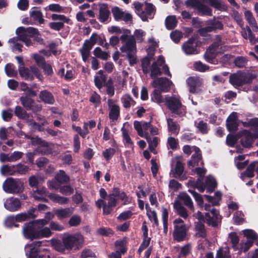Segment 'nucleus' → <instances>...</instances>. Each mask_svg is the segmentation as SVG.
<instances>
[{
  "label": "nucleus",
  "mask_w": 258,
  "mask_h": 258,
  "mask_svg": "<svg viewBox=\"0 0 258 258\" xmlns=\"http://www.w3.org/2000/svg\"><path fill=\"white\" fill-rule=\"evenodd\" d=\"M108 31L110 33L116 34L123 33L120 38L123 43L120 50L127 53V57L131 65L135 64L137 62L136 44L133 37L128 36L127 35L130 31L127 29H121L119 27L114 26L109 27Z\"/></svg>",
  "instance_id": "nucleus-1"
},
{
  "label": "nucleus",
  "mask_w": 258,
  "mask_h": 258,
  "mask_svg": "<svg viewBox=\"0 0 258 258\" xmlns=\"http://www.w3.org/2000/svg\"><path fill=\"white\" fill-rule=\"evenodd\" d=\"M16 33L17 36L10 39L8 41L14 52H21L22 51V45L19 41H23L28 47L32 45L31 38L38 37L39 35L37 29L33 27H19L16 30Z\"/></svg>",
  "instance_id": "nucleus-2"
},
{
  "label": "nucleus",
  "mask_w": 258,
  "mask_h": 258,
  "mask_svg": "<svg viewBox=\"0 0 258 258\" xmlns=\"http://www.w3.org/2000/svg\"><path fill=\"white\" fill-rule=\"evenodd\" d=\"M121 200L126 203L128 202L126 194L117 188H114L107 198L108 203L103 199H99L96 202V206L100 209L103 208V212L105 215L111 213L112 208L116 205L117 202Z\"/></svg>",
  "instance_id": "nucleus-3"
},
{
  "label": "nucleus",
  "mask_w": 258,
  "mask_h": 258,
  "mask_svg": "<svg viewBox=\"0 0 258 258\" xmlns=\"http://www.w3.org/2000/svg\"><path fill=\"white\" fill-rule=\"evenodd\" d=\"M165 105L173 114L179 116L185 114L186 107L182 104L180 97L178 95H165Z\"/></svg>",
  "instance_id": "nucleus-4"
},
{
  "label": "nucleus",
  "mask_w": 258,
  "mask_h": 258,
  "mask_svg": "<svg viewBox=\"0 0 258 258\" xmlns=\"http://www.w3.org/2000/svg\"><path fill=\"white\" fill-rule=\"evenodd\" d=\"M15 114L19 118L25 120L28 124L32 128L39 131H44L45 126L48 124V122L45 120L43 117H42L43 120L42 125H41L37 123L32 118V116L20 106H17L16 107Z\"/></svg>",
  "instance_id": "nucleus-5"
},
{
  "label": "nucleus",
  "mask_w": 258,
  "mask_h": 258,
  "mask_svg": "<svg viewBox=\"0 0 258 258\" xmlns=\"http://www.w3.org/2000/svg\"><path fill=\"white\" fill-rule=\"evenodd\" d=\"M40 241L34 242L25 247L27 258H49V252L45 248H39Z\"/></svg>",
  "instance_id": "nucleus-6"
},
{
  "label": "nucleus",
  "mask_w": 258,
  "mask_h": 258,
  "mask_svg": "<svg viewBox=\"0 0 258 258\" xmlns=\"http://www.w3.org/2000/svg\"><path fill=\"white\" fill-rule=\"evenodd\" d=\"M164 73L165 75L171 77L168 66L165 64V60L163 56H159L157 61H155L151 69V76L155 78L158 76Z\"/></svg>",
  "instance_id": "nucleus-7"
},
{
  "label": "nucleus",
  "mask_w": 258,
  "mask_h": 258,
  "mask_svg": "<svg viewBox=\"0 0 258 258\" xmlns=\"http://www.w3.org/2000/svg\"><path fill=\"white\" fill-rule=\"evenodd\" d=\"M23 182L20 179L10 177L7 178L3 183L4 190L9 194H18L24 189Z\"/></svg>",
  "instance_id": "nucleus-8"
},
{
  "label": "nucleus",
  "mask_w": 258,
  "mask_h": 258,
  "mask_svg": "<svg viewBox=\"0 0 258 258\" xmlns=\"http://www.w3.org/2000/svg\"><path fill=\"white\" fill-rule=\"evenodd\" d=\"M174 230L172 235L173 239L180 242L184 240L186 237L188 228L183 221L180 219H175L173 221Z\"/></svg>",
  "instance_id": "nucleus-9"
},
{
  "label": "nucleus",
  "mask_w": 258,
  "mask_h": 258,
  "mask_svg": "<svg viewBox=\"0 0 258 258\" xmlns=\"http://www.w3.org/2000/svg\"><path fill=\"white\" fill-rule=\"evenodd\" d=\"M63 243L67 249H72L74 247L79 248L84 241L82 235L77 233L74 235H65L63 238Z\"/></svg>",
  "instance_id": "nucleus-10"
},
{
  "label": "nucleus",
  "mask_w": 258,
  "mask_h": 258,
  "mask_svg": "<svg viewBox=\"0 0 258 258\" xmlns=\"http://www.w3.org/2000/svg\"><path fill=\"white\" fill-rule=\"evenodd\" d=\"M39 223L38 220H36L25 224L23 228L24 236L31 240L37 239Z\"/></svg>",
  "instance_id": "nucleus-11"
},
{
  "label": "nucleus",
  "mask_w": 258,
  "mask_h": 258,
  "mask_svg": "<svg viewBox=\"0 0 258 258\" xmlns=\"http://www.w3.org/2000/svg\"><path fill=\"white\" fill-rule=\"evenodd\" d=\"M216 185L217 182L215 179L211 176H209L206 177L205 183H204L201 179H198L195 186L200 192H203L206 188L209 191H212Z\"/></svg>",
  "instance_id": "nucleus-12"
},
{
  "label": "nucleus",
  "mask_w": 258,
  "mask_h": 258,
  "mask_svg": "<svg viewBox=\"0 0 258 258\" xmlns=\"http://www.w3.org/2000/svg\"><path fill=\"white\" fill-rule=\"evenodd\" d=\"M243 235L247 239L246 242L243 243V251H247L253 245L255 240L258 239V234L252 229H245L243 230Z\"/></svg>",
  "instance_id": "nucleus-13"
},
{
  "label": "nucleus",
  "mask_w": 258,
  "mask_h": 258,
  "mask_svg": "<svg viewBox=\"0 0 258 258\" xmlns=\"http://www.w3.org/2000/svg\"><path fill=\"white\" fill-rule=\"evenodd\" d=\"M172 82L165 78H159L155 79L152 82V85L161 92H167L169 91Z\"/></svg>",
  "instance_id": "nucleus-14"
},
{
  "label": "nucleus",
  "mask_w": 258,
  "mask_h": 258,
  "mask_svg": "<svg viewBox=\"0 0 258 258\" xmlns=\"http://www.w3.org/2000/svg\"><path fill=\"white\" fill-rule=\"evenodd\" d=\"M182 49L186 55L198 54L199 52L197 48V43L195 39L190 38L182 45Z\"/></svg>",
  "instance_id": "nucleus-15"
},
{
  "label": "nucleus",
  "mask_w": 258,
  "mask_h": 258,
  "mask_svg": "<svg viewBox=\"0 0 258 258\" xmlns=\"http://www.w3.org/2000/svg\"><path fill=\"white\" fill-rule=\"evenodd\" d=\"M107 103L109 108V117L112 121H116L120 114L119 106L112 99H108Z\"/></svg>",
  "instance_id": "nucleus-16"
},
{
  "label": "nucleus",
  "mask_w": 258,
  "mask_h": 258,
  "mask_svg": "<svg viewBox=\"0 0 258 258\" xmlns=\"http://www.w3.org/2000/svg\"><path fill=\"white\" fill-rule=\"evenodd\" d=\"M4 207L10 212H15L21 209V203L19 199L11 197L6 199L4 203Z\"/></svg>",
  "instance_id": "nucleus-17"
},
{
  "label": "nucleus",
  "mask_w": 258,
  "mask_h": 258,
  "mask_svg": "<svg viewBox=\"0 0 258 258\" xmlns=\"http://www.w3.org/2000/svg\"><path fill=\"white\" fill-rule=\"evenodd\" d=\"M219 44L217 42L214 43L207 50L204 57L207 62L213 63L216 54L219 53Z\"/></svg>",
  "instance_id": "nucleus-18"
},
{
  "label": "nucleus",
  "mask_w": 258,
  "mask_h": 258,
  "mask_svg": "<svg viewBox=\"0 0 258 258\" xmlns=\"http://www.w3.org/2000/svg\"><path fill=\"white\" fill-rule=\"evenodd\" d=\"M205 219L209 225L215 227L217 225L221 217L219 212L215 208H213L210 212L206 213Z\"/></svg>",
  "instance_id": "nucleus-19"
},
{
  "label": "nucleus",
  "mask_w": 258,
  "mask_h": 258,
  "mask_svg": "<svg viewBox=\"0 0 258 258\" xmlns=\"http://www.w3.org/2000/svg\"><path fill=\"white\" fill-rule=\"evenodd\" d=\"M207 23L208 26L199 30V32L202 35H204L206 32H212L216 29H222L223 25L219 21L213 19L208 21Z\"/></svg>",
  "instance_id": "nucleus-20"
},
{
  "label": "nucleus",
  "mask_w": 258,
  "mask_h": 258,
  "mask_svg": "<svg viewBox=\"0 0 258 258\" xmlns=\"http://www.w3.org/2000/svg\"><path fill=\"white\" fill-rule=\"evenodd\" d=\"M112 13L114 19L117 21L122 20L127 22L132 19V16L130 14L123 12L118 7L112 8Z\"/></svg>",
  "instance_id": "nucleus-21"
},
{
  "label": "nucleus",
  "mask_w": 258,
  "mask_h": 258,
  "mask_svg": "<svg viewBox=\"0 0 258 258\" xmlns=\"http://www.w3.org/2000/svg\"><path fill=\"white\" fill-rule=\"evenodd\" d=\"M239 122L237 119V113L232 112L227 118L226 126L229 132H234L237 130Z\"/></svg>",
  "instance_id": "nucleus-22"
},
{
  "label": "nucleus",
  "mask_w": 258,
  "mask_h": 258,
  "mask_svg": "<svg viewBox=\"0 0 258 258\" xmlns=\"http://www.w3.org/2000/svg\"><path fill=\"white\" fill-rule=\"evenodd\" d=\"M245 136L244 142L243 141V147L250 148L251 147L254 140L258 139V132L256 134H253L250 131L243 130V137Z\"/></svg>",
  "instance_id": "nucleus-23"
},
{
  "label": "nucleus",
  "mask_w": 258,
  "mask_h": 258,
  "mask_svg": "<svg viewBox=\"0 0 258 258\" xmlns=\"http://www.w3.org/2000/svg\"><path fill=\"white\" fill-rule=\"evenodd\" d=\"M244 17L246 21L248 23L249 28L254 32L258 31V26L256 20L250 11H246L244 12Z\"/></svg>",
  "instance_id": "nucleus-24"
},
{
  "label": "nucleus",
  "mask_w": 258,
  "mask_h": 258,
  "mask_svg": "<svg viewBox=\"0 0 258 258\" xmlns=\"http://www.w3.org/2000/svg\"><path fill=\"white\" fill-rule=\"evenodd\" d=\"M172 169L171 173L174 177H179L182 174L183 171V166L181 162L177 160L172 161Z\"/></svg>",
  "instance_id": "nucleus-25"
},
{
  "label": "nucleus",
  "mask_w": 258,
  "mask_h": 258,
  "mask_svg": "<svg viewBox=\"0 0 258 258\" xmlns=\"http://www.w3.org/2000/svg\"><path fill=\"white\" fill-rule=\"evenodd\" d=\"M74 208H59L54 210V214L58 219H63L70 217L74 212Z\"/></svg>",
  "instance_id": "nucleus-26"
},
{
  "label": "nucleus",
  "mask_w": 258,
  "mask_h": 258,
  "mask_svg": "<svg viewBox=\"0 0 258 258\" xmlns=\"http://www.w3.org/2000/svg\"><path fill=\"white\" fill-rule=\"evenodd\" d=\"M187 83L189 86V92L194 93L197 92L198 88L201 86L202 81L199 78L192 77L187 79Z\"/></svg>",
  "instance_id": "nucleus-27"
},
{
  "label": "nucleus",
  "mask_w": 258,
  "mask_h": 258,
  "mask_svg": "<svg viewBox=\"0 0 258 258\" xmlns=\"http://www.w3.org/2000/svg\"><path fill=\"white\" fill-rule=\"evenodd\" d=\"M229 83L235 88L242 85V71H238L232 74L229 77Z\"/></svg>",
  "instance_id": "nucleus-28"
},
{
  "label": "nucleus",
  "mask_w": 258,
  "mask_h": 258,
  "mask_svg": "<svg viewBox=\"0 0 258 258\" xmlns=\"http://www.w3.org/2000/svg\"><path fill=\"white\" fill-rule=\"evenodd\" d=\"M243 126L249 127L250 131L253 134H256L258 132V117H254L248 119L246 121H243Z\"/></svg>",
  "instance_id": "nucleus-29"
},
{
  "label": "nucleus",
  "mask_w": 258,
  "mask_h": 258,
  "mask_svg": "<svg viewBox=\"0 0 258 258\" xmlns=\"http://www.w3.org/2000/svg\"><path fill=\"white\" fill-rule=\"evenodd\" d=\"M203 3L209 4L214 8L221 11H225L227 7L221 0H202Z\"/></svg>",
  "instance_id": "nucleus-30"
},
{
  "label": "nucleus",
  "mask_w": 258,
  "mask_h": 258,
  "mask_svg": "<svg viewBox=\"0 0 258 258\" xmlns=\"http://www.w3.org/2000/svg\"><path fill=\"white\" fill-rule=\"evenodd\" d=\"M193 150L195 153L192 155L191 160L188 162V166L192 167L199 165V163L202 159V155L199 148L194 147Z\"/></svg>",
  "instance_id": "nucleus-31"
},
{
  "label": "nucleus",
  "mask_w": 258,
  "mask_h": 258,
  "mask_svg": "<svg viewBox=\"0 0 258 258\" xmlns=\"http://www.w3.org/2000/svg\"><path fill=\"white\" fill-rule=\"evenodd\" d=\"M106 78L103 74L102 70L99 71L94 77V83L95 86L99 90L104 86L106 83Z\"/></svg>",
  "instance_id": "nucleus-32"
},
{
  "label": "nucleus",
  "mask_w": 258,
  "mask_h": 258,
  "mask_svg": "<svg viewBox=\"0 0 258 258\" xmlns=\"http://www.w3.org/2000/svg\"><path fill=\"white\" fill-rule=\"evenodd\" d=\"M40 99L45 103L52 104L54 102V98L52 94L47 90L40 92L39 94Z\"/></svg>",
  "instance_id": "nucleus-33"
},
{
  "label": "nucleus",
  "mask_w": 258,
  "mask_h": 258,
  "mask_svg": "<svg viewBox=\"0 0 258 258\" xmlns=\"http://www.w3.org/2000/svg\"><path fill=\"white\" fill-rule=\"evenodd\" d=\"M149 144V148L150 151L153 153L155 154L156 153L155 148L158 145V143L159 141V138L157 137H154L151 138L150 136H149L148 134L144 137Z\"/></svg>",
  "instance_id": "nucleus-34"
},
{
  "label": "nucleus",
  "mask_w": 258,
  "mask_h": 258,
  "mask_svg": "<svg viewBox=\"0 0 258 258\" xmlns=\"http://www.w3.org/2000/svg\"><path fill=\"white\" fill-rule=\"evenodd\" d=\"M230 152L231 154L236 153L239 155L234 158V163L237 169H242V149L240 146H237L234 150H231Z\"/></svg>",
  "instance_id": "nucleus-35"
},
{
  "label": "nucleus",
  "mask_w": 258,
  "mask_h": 258,
  "mask_svg": "<svg viewBox=\"0 0 258 258\" xmlns=\"http://www.w3.org/2000/svg\"><path fill=\"white\" fill-rule=\"evenodd\" d=\"M110 15V12L106 5L102 4L100 6L99 20L101 22L107 21Z\"/></svg>",
  "instance_id": "nucleus-36"
},
{
  "label": "nucleus",
  "mask_w": 258,
  "mask_h": 258,
  "mask_svg": "<svg viewBox=\"0 0 258 258\" xmlns=\"http://www.w3.org/2000/svg\"><path fill=\"white\" fill-rule=\"evenodd\" d=\"M167 122L168 132L171 134L177 135L180 130L179 125L170 118L167 119Z\"/></svg>",
  "instance_id": "nucleus-37"
},
{
  "label": "nucleus",
  "mask_w": 258,
  "mask_h": 258,
  "mask_svg": "<svg viewBox=\"0 0 258 258\" xmlns=\"http://www.w3.org/2000/svg\"><path fill=\"white\" fill-rule=\"evenodd\" d=\"M124 108L127 109L135 105L136 102L129 94H124L120 98Z\"/></svg>",
  "instance_id": "nucleus-38"
},
{
  "label": "nucleus",
  "mask_w": 258,
  "mask_h": 258,
  "mask_svg": "<svg viewBox=\"0 0 258 258\" xmlns=\"http://www.w3.org/2000/svg\"><path fill=\"white\" fill-rule=\"evenodd\" d=\"M173 207L178 215L184 219L187 218L188 217L187 210L181 205L179 201L176 200L174 202Z\"/></svg>",
  "instance_id": "nucleus-39"
},
{
  "label": "nucleus",
  "mask_w": 258,
  "mask_h": 258,
  "mask_svg": "<svg viewBox=\"0 0 258 258\" xmlns=\"http://www.w3.org/2000/svg\"><path fill=\"white\" fill-rule=\"evenodd\" d=\"M32 195L35 200L45 201L46 197V189L45 188H37L36 190H34Z\"/></svg>",
  "instance_id": "nucleus-40"
},
{
  "label": "nucleus",
  "mask_w": 258,
  "mask_h": 258,
  "mask_svg": "<svg viewBox=\"0 0 258 258\" xmlns=\"http://www.w3.org/2000/svg\"><path fill=\"white\" fill-rule=\"evenodd\" d=\"M256 164H258V162L254 161L247 167L245 171L243 172V180H244V177H252L254 176V172L255 171Z\"/></svg>",
  "instance_id": "nucleus-41"
},
{
  "label": "nucleus",
  "mask_w": 258,
  "mask_h": 258,
  "mask_svg": "<svg viewBox=\"0 0 258 258\" xmlns=\"http://www.w3.org/2000/svg\"><path fill=\"white\" fill-rule=\"evenodd\" d=\"M133 5L135 9L136 14L141 18L143 21H146V16L145 14V11H143V5L139 2H135Z\"/></svg>",
  "instance_id": "nucleus-42"
},
{
  "label": "nucleus",
  "mask_w": 258,
  "mask_h": 258,
  "mask_svg": "<svg viewBox=\"0 0 258 258\" xmlns=\"http://www.w3.org/2000/svg\"><path fill=\"white\" fill-rule=\"evenodd\" d=\"M179 199L190 210L194 209L193 203L190 197L185 192H181L179 196Z\"/></svg>",
  "instance_id": "nucleus-43"
},
{
  "label": "nucleus",
  "mask_w": 258,
  "mask_h": 258,
  "mask_svg": "<svg viewBox=\"0 0 258 258\" xmlns=\"http://www.w3.org/2000/svg\"><path fill=\"white\" fill-rule=\"evenodd\" d=\"M151 100L158 104L165 103V96L161 95L160 90L155 89L151 95Z\"/></svg>",
  "instance_id": "nucleus-44"
},
{
  "label": "nucleus",
  "mask_w": 258,
  "mask_h": 258,
  "mask_svg": "<svg viewBox=\"0 0 258 258\" xmlns=\"http://www.w3.org/2000/svg\"><path fill=\"white\" fill-rule=\"evenodd\" d=\"M232 244V246L234 250H238L240 246L239 243V239L236 233L235 232H231L229 234L228 240Z\"/></svg>",
  "instance_id": "nucleus-45"
},
{
  "label": "nucleus",
  "mask_w": 258,
  "mask_h": 258,
  "mask_svg": "<svg viewBox=\"0 0 258 258\" xmlns=\"http://www.w3.org/2000/svg\"><path fill=\"white\" fill-rule=\"evenodd\" d=\"M222 194L220 191L215 192L214 197H211L208 195H205L206 200L212 204L213 206H216L219 205V202L221 200Z\"/></svg>",
  "instance_id": "nucleus-46"
},
{
  "label": "nucleus",
  "mask_w": 258,
  "mask_h": 258,
  "mask_svg": "<svg viewBox=\"0 0 258 258\" xmlns=\"http://www.w3.org/2000/svg\"><path fill=\"white\" fill-rule=\"evenodd\" d=\"M20 100L21 104L27 110H30L34 103V100L27 95L21 96Z\"/></svg>",
  "instance_id": "nucleus-47"
},
{
  "label": "nucleus",
  "mask_w": 258,
  "mask_h": 258,
  "mask_svg": "<svg viewBox=\"0 0 258 258\" xmlns=\"http://www.w3.org/2000/svg\"><path fill=\"white\" fill-rule=\"evenodd\" d=\"M197 11L201 15L212 16V9L209 6L205 5L202 2L199 5Z\"/></svg>",
  "instance_id": "nucleus-48"
},
{
  "label": "nucleus",
  "mask_w": 258,
  "mask_h": 258,
  "mask_svg": "<svg viewBox=\"0 0 258 258\" xmlns=\"http://www.w3.org/2000/svg\"><path fill=\"white\" fill-rule=\"evenodd\" d=\"M49 199L53 202L58 203L60 205L66 204L69 202V199L66 197H63L59 196L58 195L51 194L48 196Z\"/></svg>",
  "instance_id": "nucleus-49"
},
{
  "label": "nucleus",
  "mask_w": 258,
  "mask_h": 258,
  "mask_svg": "<svg viewBox=\"0 0 258 258\" xmlns=\"http://www.w3.org/2000/svg\"><path fill=\"white\" fill-rule=\"evenodd\" d=\"M123 140L125 145L128 148H134V143L131 139L127 131L124 128H121Z\"/></svg>",
  "instance_id": "nucleus-50"
},
{
  "label": "nucleus",
  "mask_w": 258,
  "mask_h": 258,
  "mask_svg": "<svg viewBox=\"0 0 258 258\" xmlns=\"http://www.w3.org/2000/svg\"><path fill=\"white\" fill-rule=\"evenodd\" d=\"M19 74L21 77L25 80H32L33 79L31 71L24 66H20L19 69Z\"/></svg>",
  "instance_id": "nucleus-51"
},
{
  "label": "nucleus",
  "mask_w": 258,
  "mask_h": 258,
  "mask_svg": "<svg viewBox=\"0 0 258 258\" xmlns=\"http://www.w3.org/2000/svg\"><path fill=\"white\" fill-rule=\"evenodd\" d=\"M43 226L44 225H42L40 223L39 224L38 235H37L38 238L49 237L52 234L50 228L48 227L42 228Z\"/></svg>",
  "instance_id": "nucleus-52"
},
{
  "label": "nucleus",
  "mask_w": 258,
  "mask_h": 258,
  "mask_svg": "<svg viewBox=\"0 0 258 258\" xmlns=\"http://www.w3.org/2000/svg\"><path fill=\"white\" fill-rule=\"evenodd\" d=\"M195 229L196 230V235L200 237H205L206 235V230L204 225L201 221L196 222Z\"/></svg>",
  "instance_id": "nucleus-53"
},
{
  "label": "nucleus",
  "mask_w": 258,
  "mask_h": 258,
  "mask_svg": "<svg viewBox=\"0 0 258 258\" xmlns=\"http://www.w3.org/2000/svg\"><path fill=\"white\" fill-rule=\"evenodd\" d=\"M16 172V165H5L1 168L2 175H13Z\"/></svg>",
  "instance_id": "nucleus-54"
},
{
  "label": "nucleus",
  "mask_w": 258,
  "mask_h": 258,
  "mask_svg": "<svg viewBox=\"0 0 258 258\" xmlns=\"http://www.w3.org/2000/svg\"><path fill=\"white\" fill-rule=\"evenodd\" d=\"M92 47L88 45V44H85L84 43L82 47L80 49V51L81 52L83 60L84 62H86L90 54V50H91Z\"/></svg>",
  "instance_id": "nucleus-55"
},
{
  "label": "nucleus",
  "mask_w": 258,
  "mask_h": 258,
  "mask_svg": "<svg viewBox=\"0 0 258 258\" xmlns=\"http://www.w3.org/2000/svg\"><path fill=\"white\" fill-rule=\"evenodd\" d=\"M177 20L175 16H168L165 20V24L168 29H173L176 26Z\"/></svg>",
  "instance_id": "nucleus-56"
},
{
  "label": "nucleus",
  "mask_w": 258,
  "mask_h": 258,
  "mask_svg": "<svg viewBox=\"0 0 258 258\" xmlns=\"http://www.w3.org/2000/svg\"><path fill=\"white\" fill-rule=\"evenodd\" d=\"M154 14L155 7L150 3H146L145 14L146 16V21L148 19H152Z\"/></svg>",
  "instance_id": "nucleus-57"
},
{
  "label": "nucleus",
  "mask_w": 258,
  "mask_h": 258,
  "mask_svg": "<svg viewBox=\"0 0 258 258\" xmlns=\"http://www.w3.org/2000/svg\"><path fill=\"white\" fill-rule=\"evenodd\" d=\"M93 54L96 57L103 60H106L109 57V54L108 52L102 51L99 47H97L94 49Z\"/></svg>",
  "instance_id": "nucleus-58"
},
{
  "label": "nucleus",
  "mask_w": 258,
  "mask_h": 258,
  "mask_svg": "<svg viewBox=\"0 0 258 258\" xmlns=\"http://www.w3.org/2000/svg\"><path fill=\"white\" fill-rule=\"evenodd\" d=\"M240 137V134L239 133L236 135H228L226 138V144L230 147H233L237 143L238 140Z\"/></svg>",
  "instance_id": "nucleus-59"
},
{
  "label": "nucleus",
  "mask_w": 258,
  "mask_h": 258,
  "mask_svg": "<svg viewBox=\"0 0 258 258\" xmlns=\"http://www.w3.org/2000/svg\"><path fill=\"white\" fill-rule=\"evenodd\" d=\"M55 179L59 183H67L69 181V176L63 170H60L55 176Z\"/></svg>",
  "instance_id": "nucleus-60"
},
{
  "label": "nucleus",
  "mask_w": 258,
  "mask_h": 258,
  "mask_svg": "<svg viewBox=\"0 0 258 258\" xmlns=\"http://www.w3.org/2000/svg\"><path fill=\"white\" fill-rule=\"evenodd\" d=\"M256 77V75L251 72H243V84L245 83L250 84L252 80Z\"/></svg>",
  "instance_id": "nucleus-61"
},
{
  "label": "nucleus",
  "mask_w": 258,
  "mask_h": 258,
  "mask_svg": "<svg viewBox=\"0 0 258 258\" xmlns=\"http://www.w3.org/2000/svg\"><path fill=\"white\" fill-rule=\"evenodd\" d=\"M145 34V32L141 29L136 30L133 36L134 41L136 42V40L138 42H142ZM131 36H132V35Z\"/></svg>",
  "instance_id": "nucleus-62"
},
{
  "label": "nucleus",
  "mask_w": 258,
  "mask_h": 258,
  "mask_svg": "<svg viewBox=\"0 0 258 258\" xmlns=\"http://www.w3.org/2000/svg\"><path fill=\"white\" fill-rule=\"evenodd\" d=\"M5 70L7 75L10 77H15L17 74V71L14 69L13 64L11 63L7 64Z\"/></svg>",
  "instance_id": "nucleus-63"
},
{
  "label": "nucleus",
  "mask_w": 258,
  "mask_h": 258,
  "mask_svg": "<svg viewBox=\"0 0 258 258\" xmlns=\"http://www.w3.org/2000/svg\"><path fill=\"white\" fill-rule=\"evenodd\" d=\"M31 17L35 21H38L40 24L44 22L42 17V14L40 11H33L30 14Z\"/></svg>",
  "instance_id": "nucleus-64"
}]
</instances>
